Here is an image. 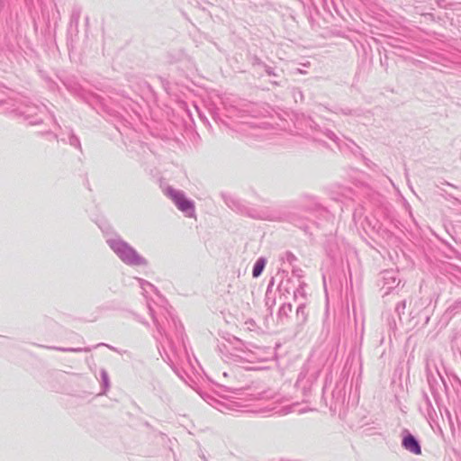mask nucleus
<instances>
[{"instance_id": "f03ea898", "label": "nucleus", "mask_w": 461, "mask_h": 461, "mask_svg": "<svg viewBox=\"0 0 461 461\" xmlns=\"http://www.w3.org/2000/svg\"><path fill=\"white\" fill-rule=\"evenodd\" d=\"M402 445L406 449L416 455H420L421 453L419 443L411 435H409L403 438Z\"/></svg>"}, {"instance_id": "20e7f679", "label": "nucleus", "mask_w": 461, "mask_h": 461, "mask_svg": "<svg viewBox=\"0 0 461 461\" xmlns=\"http://www.w3.org/2000/svg\"><path fill=\"white\" fill-rule=\"evenodd\" d=\"M121 257H122V258L124 261H127L129 263H132L134 261V258H135L134 252L131 249H128L127 254L126 255H121Z\"/></svg>"}, {"instance_id": "7ed1b4c3", "label": "nucleus", "mask_w": 461, "mask_h": 461, "mask_svg": "<svg viewBox=\"0 0 461 461\" xmlns=\"http://www.w3.org/2000/svg\"><path fill=\"white\" fill-rule=\"evenodd\" d=\"M265 266H266V259L262 258H258L253 267V273H252L253 276L258 277L261 275L262 271L264 270Z\"/></svg>"}, {"instance_id": "f257e3e1", "label": "nucleus", "mask_w": 461, "mask_h": 461, "mask_svg": "<svg viewBox=\"0 0 461 461\" xmlns=\"http://www.w3.org/2000/svg\"><path fill=\"white\" fill-rule=\"evenodd\" d=\"M169 194L179 210L188 214L193 212V203L190 201H188L182 194L175 191H170Z\"/></svg>"}]
</instances>
